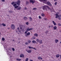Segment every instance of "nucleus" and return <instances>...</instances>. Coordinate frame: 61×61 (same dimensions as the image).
Returning <instances> with one entry per match:
<instances>
[{
    "label": "nucleus",
    "mask_w": 61,
    "mask_h": 61,
    "mask_svg": "<svg viewBox=\"0 0 61 61\" xmlns=\"http://www.w3.org/2000/svg\"><path fill=\"white\" fill-rule=\"evenodd\" d=\"M20 1L19 0H18L17 2H13L11 3V5H13L15 7V9H16L19 6L18 5H20Z\"/></svg>",
    "instance_id": "f257e3e1"
},
{
    "label": "nucleus",
    "mask_w": 61,
    "mask_h": 61,
    "mask_svg": "<svg viewBox=\"0 0 61 61\" xmlns=\"http://www.w3.org/2000/svg\"><path fill=\"white\" fill-rule=\"evenodd\" d=\"M36 41H37L38 43H39L40 44H42L43 43V41L42 40H39V39H37L36 40Z\"/></svg>",
    "instance_id": "f03ea898"
},
{
    "label": "nucleus",
    "mask_w": 61,
    "mask_h": 61,
    "mask_svg": "<svg viewBox=\"0 0 61 61\" xmlns=\"http://www.w3.org/2000/svg\"><path fill=\"white\" fill-rule=\"evenodd\" d=\"M47 6L46 5L44 6L43 7V9L44 10H47Z\"/></svg>",
    "instance_id": "7ed1b4c3"
},
{
    "label": "nucleus",
    "mask_w": 61,
    "mask_h": 61,
    "mask_svg": "<svg viewBox=\"0 0 61 61\" xmlns=\"http://www.w3.org/2000/svg\"><path fill=\"white\" fill-rule=\"evenodd\" d=\"M11 28H12L13 30H14V29H15V25H11Z\"/></svg>",
    "instance_id": "20e7f679"
},
{
    "label": "nucleus",
    "mask_w": 61,
    "mask_h": 61,
    "mask_svg": "<svg viewBox=\"0 0 61 61\" xmlns=\"http://www.w3.org/2000/svg\"><path fill=\"white\" fill-rule=\"evenodd\" d=\"M30 3H32L33 4L34 3H35V1L33 0H30Z\"/></svg>",
    "instance_id": "39448f33"
},
{
    "label": "nucleus",
    "mask_w": 61,
    "mask_h": 61,
    "mask_svg": "<svg viewBox=\"0 0 61 61\" xmlns=\"http://www.w3.org/2000/svg\"><path fill=\"white\" fill-rule=\"evenodd\" d=\"M20 57H22V58H24V55L23 54H21L20 55Z\"/></svg>",
    "instance_id": "423d86ee"
},
{
    "label": "nucleus",
    "mask_w": 61,
    "mask_h": 61,
    "mask_svg": "<svg viewBox=\"0 0 61 61\" xmlns=\"http://www.w3.org/2000/svg\"><path fill=\"white\" fill-rule=\"evenodd\" d=\"M58 19L59 20H61V15H58Z\"/></svg>",
    "instance_id": "0eeeda50"
},
{
    "label": "nucleus",
    "mask_w": 61,
    "mask_h": 61,
    "mask_svg": "<svg viewBox=\"0 0 61 61\" xmlns=\"http://www.w3.org/2000/svg\"><path fill=\"white\" fill-rule=\"evenodd\" d=\"M20 28L22 31H23L24 30V28H23V27L22 26H20Z\"/></svg>",
    "instance_id": "6e6552de"
},
{
    "label": "nucleus",
    "mask_w": 61,
    "mask_h": 61,
    "mask_svg": "<svg viewBox=\"0 0 61 61\" xmlns=\"http://www.w3.org/2000/svg\"><path fill=\"white\" fill-rule=\"evenodd\" d=\"M26 51H27V52L28 53H30L31 52V51H31V50H26Z\"/></svg>",
    "instance_id": "1a4fd4ad"
},
{
    "label": "nucleus",
    "mask_w": 61,
    "mask_h": 61,
    "mask_svg": "<svg viewBox=\"0 0 61 61\" xmlns=\"http://www.w3.org/2000/svg\"><path fill=\"white\" fill-rule=\"evenodd\" d=\"M27 29L28 30V31H29L30 30H33V28H31L30 29H29V27H28L27 28Z\"/></svg>",
    "instance_id": "9d476101"
},
{
    "label": "nucleus",
    "mask_w": 61,
    "mask_h": 61,
    "mask_svg": "<svg viewBox=\"0 0 61 61\" xmlns=\"http://www.w3.org/2000/svg\"><path fill=\"white\" fill-rule=\"evenodd\" d=\"M30 35V32H29L28 33H27L26 34V36H29Z\"/></svg>",
    "instance_id": "9b49d317"
},
{
    "label": "nucleus",
    "mask_w": 61,
    "mask_h": 61,
    "mask_svg": "<svg viewBox=\"0 0 61 61\" xmlns=\"http://www.w3.org/2000/svg\"><path fill=\"white\" fill-rule=\"evenodd\" d=\"M47 5H50V6H51V4L50 3V2H47Z\"/></svg>",
    "instance_id": "f8f14e48"
},
{
    "label": "nucleus",
    "mask_w": 61,
    "mask_h": 61,
    "mask_svg": "<svg viewBox=\"0 0 61 61\" xmlns=\"http://www.w3.org/2000/svg\"><path fill=\"white\" fill-rule=\"evenodd\" d=\"M17 8V9L18 10H20V9H21V7H18Z\"/></svg>",
    "instance_id": "ddd939ff"
},
{
    "label": "nucleus",
    "mask_w": 61,
    "mask_h": 61,
    "mask_svg": "<svg viewBox=\"0 0 61 61\" xmlns=\"http://www.w3.org/2000/svg\"><path fill=\"white\" fill-rule=\"evenodd\" d=\"M56 16H55V18H58V15L57 14H56L55 15Z\"/></svg>",
    "instance_id": "4468645a"
},
{
    "label": "nucleus",
    "mask_w": 61,
    "mask_h": 61,
    "mask_svg": "<svg viewBox=\"0 0 61 61\" xmlns=\"http://www.w3.org/2000/svg\"><path fill=\"white\" fill-rule=\"evenodd\" d=\"M56 57L57 58H58V57H59V56H60V55L59 54H57L56 55Z\"/></svg>",
    "instance_id": "2eb2a0df"
},
{
    "label": "nucleus",
    "mask_w": 61,
    "mask_h": 61,
    "mask_svg": "<svg viewBox=\"0 0 61 61\" xmlns=\"http://www.w3.org/2000/svg\"><path fill=\"white\" fill-rule=\"evenodd\" d=\"M27 19V18L26 17H25L23 18V19L24 20H26Z\"/></svg>",
    "instance_id": "dca6fc26"
},
{
    "label": "nucleus",
    "mask_w": 61,
    "mask_h": 61,
    "mask_svg": "<svg viewBox=\"0 0 61 61\" xmlns=\"http://www.w3.org/2000/svg\"><path fill=\"white\" fill-rule=\"evenodd\" d=\"M8 53V55H9V56H10L11 55V53L10 52H9V51H7Z\"/></svg>",
    "instance_id": "f3484780"
},
{
    "label": "nucleus",
    "mask_w": 61,
    "mask_h": 61,
    "mask_svg": "<svg viewBox=\"0 0 61 61\" xmlns=\"http://www.w3.org/2000/svg\"><path fill=\"white\" fill-rule=\"evenodd\" d=\"M52 23H53V24L54 25H56V22H55V21H52Z\"/></svg>",
    "instance_id": "a211bd4d"
},
{
    "label": "nucleus",
    "mask_w": 61,
    "mask_h": 61,
    "mask_svg": "<svg viewBox=\"0 0 61 61\" xmlns=\"http://www.w3.org/2000/svg\"><path fill=\"white\" fill-rule=\"evenodd\" d=\"M55 42L56 43H57L58 42V40L57 39H56L55 40Z\"/></svg>",
    "instance_id": "6ab92c4d"
},
{
    "label": "nucleus",
    "mask_w": 61,
    "mask_h": 61,
    "mask_svg": "<svg viewBox=\"0 0 61 61\" xmlns=\"http://www.w3.org/2000/svg\"><path fill=\"white\" fill-rule=\"evenodd\" d=\"M40 1H43V2H44L45 3H46L47 2V0H39Z\"/></svg>",
    "instance_id": "aec40b11"
},
{
    "label": "nucleus",
    "mask_w": 61,
    "mask_h": 61,
    "mask_svg": "<svg viewBox=\"0 0 61 61\" xmlns=\"http://www.w3.org/2000/svg\"><path fill=\"white\" fill-rule=\"evenodd\" d=\"M38 35L37 34L35 33L34 34V36H36V37H37L38 36Z\"/></svg>",
    "instance_id": "412c9836"
},
{
    "label": "nucleus",
    "mask_w": 61,
    "mask_h": 61,
    "mask_svg": "<svg viewBox=\"0 0 61 61\" xmlns=\"http://www.w3.org/2000/svg\"><path fill=\"white\" fill-rule=\"evenodd\" d=\"M38 58L39 60H40V59H41V60H42V58L41 57L39 56L38 57Z\"/></svg>",
    "instance_id": "4be33fe9"
},
{
    "label": "nucleus",
    "mask_w": 61,
    "mask_h": 61,
    "mask_svg": "<svg viewBox=\"0 0 61 61\" xmlns=\"http://www.w3.org/2000/svg\"><path fill=\"white\" fill-rule=\"evenodd\" d=\"M29 19H30V21H32V20H33V19H32V18L31 17H29Z\"/></svg>",
    "instance_id": "5701e85b"
},
{
    "label": "nucleus",
    "mask_w": 61,
    "mask_h": 61,
    "mask_svg": "<svg viewBox=\"0 0 61 61\" xmlns=\"http://www.w3.org/2000/svg\"><path fill=\"white\" fill-rule=\"evenodd\" d=\"M57 28V27L56 26H54V30H56V29Z\"/></svg>",
    "instance_id": "b1692460"
},
{
    "label": "nucleus",
    "mask_w": 61,
    "mask_h": 61,
    "mask_svg": "<svg viewBox=\"0 0 61 61\" xmlns=\"http://www.w3.org/2000/svg\"><path fill=\"white\" fill-rule=\"evenodd\" d=\"M28 30L27 29V28L26 29V30L25 31V33L26 34V33H27V32H28Z\"/></svg>",
    "instance_id": "393cba45"
},
{
    "label": "nucleus",
    "mask_w": 61,
    "mask_h": 61,
    "mask_svg": "<svg viewBox=\"0 0 61 61\" xmlns=\"http://www.w3.org/2000/svg\"><path fill=\"white\" fill-rule=\"evenodd\" d=\"M16 60H17V61H20L21 60V59H19L18 58L16 59Z\"/></svg>",
    "instance_id": "a878e982"
},
{
    "label": "nucleus",
    "mask_w": 61,
    "mask_h": 61,
    "mask_svg": "<svg viewBox=\"0 0 61 61\" xmlns=\"http://www.w3.org/2000/svg\"><path fill=\"white\" fill-rule=\"evenodd\" d=\"M32 42L33 43H36V41H32Z\"/></svg>",
    "instance_id": "bb28decb"
},
{
    "label": "nucleus",
    "mask_w": 61,
    "mask_h": 61,
    "mask_svg": "<svg viewBox=\"0 0 61 61\" xmlns=\"http://www.w3.org/2000/svg\"><path fill=\"white\" fill-rule=\"evenodd\" d=\"M9 13H13V11L12 10H11V11H9Z\"/></svg>",
    "instance_id": "cd10ccee"
},
{
    "label": "nucleus",
    "mask_w": 61,
    "mask_h": 61,
    "mask_svg": "<svg viewBox=\"0 0 61 61\" xmlns=\"http://www.w3.org/2000/svg\"><path fill=\"white\" fill-rule=\"evenodd\" d=\"M41 15L42 16H45V14H44V13H42Z\"/></svg>",
    "instance_id": "c85d7f7f"
},
{
    "label": "nucleus",
    "mask_w": 61,
    "mask_h": 61,
    "mask_svg": "<svg viewBox=\"0 0 61 61\" xmlns=\"http://www.w3.org/2000/svg\"><path fill=\"white\" fill-rule=\"evenodd\" d=\"M2 25H3V26H6V25L4 23H2Z\"/></svg>",
    "instance_id": "c756f323"
},
{
    "label": "nucleus",
    "mask_w": 61,
    "mask_h": 61,
    "mask_svg": "<svg viewBox=\"0 0 61 61\" xmlns=\"http://www.w3.org/2000/svg\"><path fill=\"white\" fill-rule=\"evenodd\" d=\"M29 48L30 49H32V48H33L32 47H31L30 46H29Z\"/></svg>",
    "instance_id": "7c9ffc66"
},
{
    "label": "nucleus",
    "mask_w": 61,
    "mask_h": 61,
    "mask_svg": "<svg viewBox=\"0 0 61 61\" xmlns=\"http://www.w3.org/2000/svg\"><path fill=\"white\" fill-rule=\"evenodd\" d=\"M28 43H29V44H30V43H31V41H28Z\"/></svg>",
    "instance_id": "2f4dec72"
},
{
    "label": "nucleus",
    "mask_w": 61,
    "mask_h": 61,
    "mask_svg": "<svg viewBox=\"0 0 61 61\" xmlns=\"http://www.w3.org/2000/svg\"><path fill=\"white\" fill-rule=\"evenodd\" d=\"M28 44H29V43L27 42H26L25 43V44L26 45H28Z\"/></svg>",
    "instance_id": "473e14b6"
},
{
    "label": "nucleus",
    "mask_w": 61,
    "mask_h": 61,
    "mask_svg": "<svg viewBox=\"0 0 61 61\" xmlns=\"http://www.w3.org/2000/svg\"><path fill=\"white\" fill-rule=\"evenodd\" d=\"M57 2H55L54 3V5H57Z\"/></svg>",
    "instance_id": "72a5a7b5"
},
{
    "label": "nucleus",
    "mask_w": 61,
    "mask_h": 61,
    "mask_svg": "<svg viewBox=\"0 0 61 61\" xmlns=\"http://www.w3.org/2000/svg\"><path fill=\"white\" fill-rule=\"evenodd\" d=\"M28 61V58H27L25 60V61Z\"/></svg>",
    "instance_id": "f704fd0d"
},
{
    "label": "nucleus",
    "mask_w": 61,
    "mask_h": 61,
    "mask_svg": "<svg viewBox=\"0 0 61 61\" xmlns=\"http://www.w3.org/2000/svg\"><path fill=\"white\" fill-rule=\"evenodd\" d=\"M5 39L4 38H2V41H5Z\"/></svg>",
    "instance_id": "c9c22d12"
},
{
    "label": "nucleus",
    "mask_w": 61,
    "mask_h": 61,
    "mask_svg": "<svg viewBox=\"0 0 61 61\" xmlns=\"http://www.w3.org/2000/svg\"><path fill=\"white\" fill-rule=\"evenodd\" d=\"M26 24L27 25H28V24H29V23H28V22H26Z\"/></svg>",
    "instance_id": "e433bc0d"
},
{
    "label": "nucleus",
    "mask_w": 61,
    "mask_h": 61,
    "mask_svg": "<svg viewBox=\"0 0 61 61\" xmlns=\"http://www.w3.org/2000/svg\"><path fill=\"white\" fill-rule=\"evenodd\" d=\"M47 8H48L49 10H50V8H49V7L48 6H47Z\"/></svg>",
    "instance_id": "4c0bfd02"
},
{
    "label": "nucleus",
    "mask_w": 61,
    "mask_h": 61,
    "mask_svg": "<svg viewBox=\"0 0 61 61\" xmlns=\"http://www.w3.org/2000/svg\"><path fill=\"white\" fill-rule=\"evenodd\" d=\"M36 8H34L33 9V10H36Z\"/></svg>",
    "instance_id": "58836bf2"
},
{
    "label": "nucleus",
    "mask_w": 61,
    "mask_h": 61,
    "mask_svg": "<svg viewBox=\"0 0 61 61\" xmlns=\"http://www.w3.org/2000/svg\"><path fill=\"white\" fill-rule=\"evenodd\" d=\"M32 49H35V50H37V49H36V48H34L33 47Z\"/></svg>",
    "instance_id": "ea45409f"
},
{
    "label": "nucleus",
    "mask_w": 61,
    "mask_h": 61,
    "mask_svg": "<svg viewBox=\"0 0 61 61\" xmlns=\"http://www.w3.org/2000/svg\"><path fill=\"white\" fill-rule=\"evenodd\" d=\"M26 4H29V2L28 1H26Z\"/></svg>",
    "instance_id": "a19ab883"
},
{
    "label": "nucleus",
    "mask_w": 61,
    "mask_h": 61,
    "mask_svg": "<svg viewBox=\"0 0 61 61\" xmlns=\"http://www.w3.org/2000/svg\"><path fill=\"white\" fill-rule=\"evenodd\" d=\"M12 50L13 51H15V49L14 48H12Z\"/></svg>",
    "instance_id": "79ce46f5"
},
{
    "label": "nucleus",
    "mask_w": 61,
    "mask_h": 61,
    "mask_svg": "<svg viewBox=\"0 0 61 61\" xmlns=\"http://www.w3.org/2000/svg\"><path fill=\"white\" fill-rule=\"evenodd\" d=\"M39 19H41L42 18L41 17V16H39Z\"/></svg>",
    "instance_id": "37998d69"
},
{
    "label": "nucleus",
    "mask_w": 61,
    "mask_h": 61,
    "mask_svg": "<svg viewBox=\"0 0 61 61\" xmlns=\"http://www.w3.org/2000/svg\"><path fill=\"white\" fill-rule=\"evenodd\" d=\"M45 33H46V34H47L48 33V31H46V32Z\"/></svg>",
    "instance_id": "c03bdc74"
},
{
    "label": "nucleus",
    "mask_w": 61,
    "mask_h": 61,
    "mask_svg": "<svg viewBox=\"0 0 61 61\" xmlns=\"http://www.w3.org/2000/svg\"><path fill=\"white\" fill-rule=\"evenodd\" d=\"M61 24H60V23L58 24V25H59V26H61Z\"/></svg>",
    "instance_id": "a18cd8bd"
},
{
    "label": "nucleus",
    "mask_w": 61,
    "mask_h": 61,
    "mask_svg": "<svg viewBox=\"0 0 61 61\" xmlns=\"http://www.w3.org/2000/svg\"><path fill=\"white\" fill-rule=\"evenodd\" d=\"M58 0H54V1L55 2H56V1H57Z\"/></svg>",
    "instance_id": "49530a36"
},
{
    "label": "nucleus",
    "mask_w": 61,
    "mask_h": 61,
    "mask_svg": "<svg viewBox=\"0 0 61 61\" xmlns=\"http://www.w3.org/2000/svg\"><path fill=\"white\" fill-rule=\"evenodd\" d=\"M27 9V8H26V7H25V8L24 9H25V10H26Z\"/></svg>",
    "instance_id": "de8ad7c7"
},
{
    "label": "nucleus",
    "mask_w": 61,
    "mask_h": 61,
    "mask_svg": "<svg viewBox=\"0 0 61 61\" xmlns=\"http://www.w3.org/2000/svg\"><path fill=\"white\" fill-rule=\"evenodd\" d=\"M19 27H18L17 28V30H19Z\"/></svg>",
    "instance_id": "09e8293b"
},
{
    "label": "nucleus",
    "mask_w": 61,
    "mask_h": 61,
    "mask_svg": "<svg viewBox=\"0 0 61 61\" xmlns=\"http://www.w3.org/2000/svg\"><path fill=\"white\" fill-rule=\"evenodd\" d=\"M2 2H5V0H2Z\"/></svg>",
    "instance_id": "8fccbe9b"
},
{
    "label": "nucleus",
    "mask_w": 61,
    "mask_h": 61,
    "mask_svg": "<svg viewBox=\"0 0 61 61\" xmlns=\"http://www.w3.org/2000/svg\"><path fill=\"white\" fill-rule=\"evenodd\" d=\"M51 27V26H50V25H49V28H50V27Z\"/></svg>",
    "instance_id": "3c124183"
},
{
    "label": "nucleus",
    "mask_w": 61,
    "mask_h": 61,
    "mask_svg": "<svg viewBox=\"0 0 61 61\" xmlns=\"http://www.w3.org/2000/svg\"><path fill=\"white\" fill-rule=\"evenodd\" d=\"M19 30L18 31H19V32H21V31L20 30Z\"/></svg>",
    "instance_id": "603ef678"
},
{
    "label": "nucleus",
    "mask_w": 61,
    "mask_h": 61,
    "mask_svg": "<svg viewBox=\"0 0 61 61\" xmlns=\"http://www.w3.org/2000/svg\"><path fill=\"white\" fill-rule=\"evenodd\" d=\"M7 29H10V28L9 27Z\"/></svg>",
    "instance_id": "864d4df0"
},
{
    "label": "nucleus",
    "mask_w": 61,
    "mask_h": 61,
    "mask_svg": "<svg viewBox=\"0 0 61 61\" xmlns=\"http://www.w3.org/2000/svg\"><path fill=\"white\" fill-rule=\"evenodd\" d=\"M30 61H33L32 60H30Z\"/></svg>",
    "instance_id": "5fc2aeb1"
},
{
    "label": "nucleus",
    "mask_w": 61,
    "mask_h": 61,
    "mask_svg": "<svg viewBox=\"0 0 61 61\" xmlns=\"http://www.w3.org/2000/svg\"><path fill=\"white\" fill-rule=\"evenodd\" d=\"M1 26V24H0V26Z\"/></svg>",
    "instance_id": "6e6d98bb"
},
{
    "label": "nucleus",
    "mask_w": 61,
    "mask_h": 61,
    "mask_svg": "<svg viewBox=\"0 0 61 61\" xmlns=\"http://www.w3.org/2000/svg\"><path fill=\"white\" fill-rule=\"evenodd\" d=\"M13 41H15V40H12Z\"/></svg>",
    "instance_id": "4d7b16f0"
},
{
    "label": "nucleus",
    "mask_w": 61,
    "mask_h": 61,
    "mask_svg": "<svg viewBox=\"0 0 61 61\" xmlns=\"http://www.w3.org/2000/svg\"><path fill=\"white\" fill-rule=\"evenodd\" d=\"M51 27H53V25H52L51 26Z\"/></svg>",
    "instance_id": "13d9d810"
},
{
    "label": "nucleus",
    "mask_w": 61,
    "mask_h": 61,
    "mask_svg": "<svg viewBox=\"0 0 61 61\" xmlns=\"http://www.w3.org/2000/svg\"><path fill=\"white\" fill-rule=\"evenodd\" d=\"M20 43V42H19V43Z\"/></svg>",
    "instance_id": "bf43d9fd"
},
{
    "label": "nucleus",
    "mask_w": 61,
    "mask_h": 61,
    "mask_svg": "<svg viewBox=\"0 0 61 61\" xmlns=\"http://www.w3.org/2000/svg\"><path fill=\"white\" fill-rule=\"evenodd\" d=\"M16 32H18V31H17V30L16 31Z\"/></svg>",
    "instance_id": "052dcab7"
},
{
    "label": "nucleus",
    "mask_w": 61,
    "mask_h": 61,
    "mask_svg": "<svg viewBox=\"0 0 61 61\" xmlns=\"http://www.w3.org/2000/svg\"><path fill=\"white\" fill-rule=\"evenodd\" d=\"M0 35H1V33H0Z\"/></svg>",
    "instance_id": "680f3d73"
},
{
    "label": "nucleus",
    "mask_w": 61,
    "mask_h": 61,
    "mask_svg": "<svg viewBox=\"0 0 61 61\" xmlns=\"http://www.w3.org/2000/svg\"><path fill=\"white\" fill-rule=\"evenodd\" d=\"M11 56H10V57H11Z\"/></svg>",
    "instance_id": "e2e57ef3"
}]
</instances>
